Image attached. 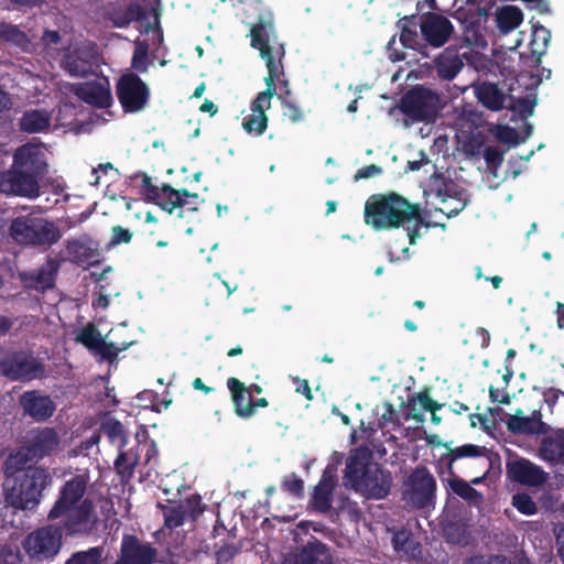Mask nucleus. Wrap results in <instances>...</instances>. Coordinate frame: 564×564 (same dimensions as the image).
<instances>
[{
	"label": "nucleus",
	"instance_id": "nucleus-54",
	"mask_svg": "<svg viewBox=\"0 0 564 564\" xmlns=\"http://www.w3.org/2000/svg\"><path fill=\"white\" fill-rule=\"evenodd\" d=\"M0 564H21L19 546L14 544H0Z\"/></svg>",
	"mask_w": 564,
	"mask_h": 564
},
{
	"label": "nucleus",
	"instance_id": "nucleus-27",
	"mask_svg": "<svg viewBox=\"0 0 564 564\" xmlns=\"http://www.w3.org/2000/svg\"><path fill=\"white\" fill-rule=\"evenodd\" d=\"M329 549L317 538L312 536L307 543L290 553L282 564H324Z\"/></svg>",
	"mask_w": 564,
	"mask_h": 564
},
{
	"label": "nucleus",
	"instance_id": "nucleus-19",
	"mask_svg": "<svg viewBox=\"0 0 564 564\" xmlns=\"http://www.w3.org/2000/svg\"><path fill=\"white\" fill-rule=\"evenodd\" d=\"M65 249L70 262L79 267H96L102 261L98 242L88 235L66 240Z\"/></svg>",
	"mask_w": 564,
	"mask_h": 564
},
{
	"label": "nucleus",
	"instance_id": "nucleus-51",
	"mask_svg": "<svg viewBox=\"0 0 564 564\" xmlns=\"http://www.w3.org/2000/svg\"><path fill=\"white\" fill-rule=\"evenodd\" d=\"M181 507L185 511L186 519L192 521H196L199 516L204 512L205 507L202 503V498L199 495H192L187 497L184 501L180 502Z\"/></svg>",
	"mask_w": 564,
	"mask_h": 564
},
{
	"label": "nucleus",
	"instance_id": "nucleus-32",
	"mask_svg": "<svg viewBox=\"0 0 564 564\" xmlns=\"http://www.w3.org/2000/svg\"><path fill=\"white\" fill-rule=\"evenodd\" d=\"M51 113L44 109L25 110L19 120L20 131L26 133H41L50 130Z\"/></svg>",
	"mask_w": 564,
	"mask_h": 564
},
{
	"label": "nucleus",
	"instance_id": "nucleus-61",
	"mask_svg": "<svg viewBox=\"0 0 564 564\" xmlns=\"http://www.w3.org/2000/svg\"><path fill=\"white\" fill-rule=\"evenodd\" d=\"M41 41L45 47H52L61 43L62 36L58 31L46 29L41 36Z\"/></svg>",
	"mask_w": 564,
	"mask_h": 564
},
{
	"label": "nucleus",
	"instance_id": "nucleus-5",
	"mask_svg": "<svg viewBox=\"0 0 564 564\" xmlns=\"http://www.w3.org/2000/svg\"><path fill=\"white\" fill-rule=\"evenodd\" d=\"M10 237L19 245L48 249L62 238L59 228L51 220L33 213L12 219Z\"/></svg>",
	"mask_w": 564,
	"mask_h": 564
},
{
	"label": "nucleus",
	"instance_id": "nucleus-58",
	"mask_svg": "<svg viewBox=\"0 0 564 564\" xmlns=\"http://www.w3.org/2000/svg\"><path fill=\"white\" fill-rule=\"evenodd\" d=\"M130 22H140L147 18V12L139 3H129L123 12Z\"/></svg>",
	"mask_w": 564,
	"mask_h": 564
},
{
	"label": "nucleus",
	"instance_id": "nucleus-6",
	"mask_svg": "<svg viewBox=\"0 0 564 564\" xmlns=\"http://www.w3.org/2000/svg\"><path fill=\"white\" fill-rule=\"evenodd\" d=\"M337 481V469L328 465L314 487L308 501L312 510L321 514L329 513L333 522H336L344 512H348L350 516L358 514L357 503L347 496L338 497L337 506L333 507Z\"/></svg>",
	"mask_w": 564,
	"mask_h": 564
},
{
	"label": "nucleus",
	"instance_id": "nucleus-4",
	"mask_svg": "<svg viewBox=\"0 0 564 564\" xmlns=\"http://www.w3.org/2000/svg\"><path fill=\"white\" fill-rule=\"evenodd\" d=\"M51 484L52 476L48 469L29 466L18 470L13 486L6 488V500L17 509L33 510L40 503L43 491Z\"/></svg>",
	"mask_w": 564,
	"mask_h": 564
},
{
	"label": "nucleus",
	"instance_id": "nucleus-26",
	"mask_svg": "<svg viewBox=\"0 0 564 564\" xmlns=\"http://www.w3.org/2000/svg\"><path fill=\"white\" fill-rule=\"evenodd\" d=\"M59 445V436L53 427H42L32 432L25 451L30 458L41 459L51 455Z\"/></svg>",
	"mask_w": 564,
	"mask_h": 564
},
{
	"label": "nucleus",
	"instance_id": "nucleus-48",
	"mask_svg": "<svg viewBox=\"0 0 564 564\" xmlns=\"http://www.w3.org/2000/svg\"><path fill=\"white\" fill-rule=\"evenodd\" d=\"M392 542L394 549L399 552L402 551L414 555V552L420 550V544L415 542L412 534L405 530L395 532Z\"/></svg>",
	"mask_w": 564,
	"mask_h": 564
},
{
	"label": "nucleus",
	"instance_id": "nucleus-3",
	"mask_svg": "<svg viewBox=\"0 0 564 564\" xmlns=\"http://www.w3.org/2000/svg\"><path fill=\"white\" fill-rule=\"evenodd\" d=\"M251 46L259 51L261 58L265 62L269 70V62H272L278 68L281 67V74L278 73L274 78L275 95H283L290 99L292 91L289 80L284 77L283 58L285 56V47L283 43L275 41V26L271 13L260 15L258 21L250 29Z\"/></svg>",
	"mask_w": 564,
	"mask_h": 564
},
{
	"label": "nucleus",
	"instance_id": "nucleus-29",
	"mask_svg": "<svg viewBox=\"0 0 564 564\" xmlns=\"http://www.w3.org/2000/svg\"><path fill=\"white\" fill-rule=\"evenodd\" d=\"M371 453L368 448H356L347 458L344 478L355 488L364 478L368 469L375 464L370 463Z\"/></svg>",
	"mask_w": 564,
	"mask_h": 564
},
{
	"label": "nucleus",
	"instance_id": "nucleus-20",
	"mask_svg": "<svg viewBox=\"0 0 564 564\" xmlns=\"http://www.w3.org/2000/svg\"><path fill=\"white\" fill-rule=\"evenodd\" d=\"M420 20L421 34L426 43L433 47L443 46L454 33L453 23L442 14L427 12Z\"/></svg>",
	"mask_w": 564,
	"mask_h": 564
},
{
	"label": "nucleus",
	"instance_id": "nucleus-28",
	"mask_svg": "<svg viewBox=\"0 0 564 564\" xmlns=\"http://www.w3.org/2000/svg\"><path fill=\"white\" fill-rule=\"evenodd\" d=\"M417 404H420L424 411L431 412V421L433 424L437 425L441 423L442 419L436 414V411L441 410L443 404L434 401L427 389L408 398L406 406L410 409V413L405 416L406 420L412 419L417 423L424 422V416L417 409Z\"/></svg>",
	"mask_w": 564,
	"mask_h": 564
},
{
	"label": "nucleus",
	"instance_id": "nucleus-42",
	"mask_svg": "<svg viewBox=\"0 0 564 564\" xmlns=\"http://www.w3.org/2000/svg\"><path fill=\"white\" fill-rule=\"evenodd\" d=\"M149 65V44L145 41H138L131 58V68L143 74L148 72Z\"/></svg>",
	"mask_w": 564,
	"mask_h": 564
},
{
	"label": "nucleus",
	"instance_id": "nucleus-13",
	"mask_svg": "<svg viewBox=\"0 0 564 564\" xmlns=\"http://www.w3.org/2000/svg\"><path fill=\"white\" fill-rule=\"evenodd\" d=\"M98 46L90 41L77 43L63 54L61 66L72 77L84 78L98 66Z\"/></svg>",
	"mask_w": 564,
	"mask_h": 564
},
{
	"label": "nucleus",
	"instance_id": "nucleus-62",
	"mask_svg": "<svg viewBox=\"0 0 564 564\" xmlns=\"http://www.w3.org/2000/svg\"><path fill=\"white\" fill-rule=\"evenodd\" d=\"M382 173V167L376 164L362 166L356 173L355 178H370Z\"/></svg>",
	"mask_w": 564,
	"mask_h": 564
},
{
	"label": "nucleus",
	"instance_id": "nucleus-31",
	"mask_svg": "<svg viewBox=\"0 0 564 564\" xmlns=\"http://www.w3.org/2000/svg\"><path fill=\"white\" fill-rule=\"evenodd\" d=\"M227 388L230 392L237 416L250 419L252 416V405H250V399H252V397L245 383L235 377H230L227 379Z\"/></svg>",
	"mask_w": 564,
	"mask_h": 564
},
{
	"label": "nucleus",
	"instance_id": "nucleus-57",
	"mask_svg": "<svg viewBox=\"0 0 564 564\" xmlns=\"http://www.w3.org/2000/svg\"><path fill=\"white\" fill-rule=\"evenodd\" d=\"M239 552V547L235 544H226L216 551L217 564H229Z\"/></svg>",
	"mask_w": 564,
	"mask_h": 564
},
{
	"label": "nucleus",
	"instance_id": "nucleus-11",
	"mask_svg": "<svg viewBox=\"0 0 564 564\" xmlns=\"http://www.w3.org/2000/svg\"><path fill=\"white\" fill-rule=\"evenodd\" d=\"M269 75L265 76L264 83L267 88L259 93L250 104V113L242 120V128L256 137L262 135L268 128L269 118L265 113L271 107V99L275 96L274 78L278 73L281 74V67L278 68L272 62H269Z\"/></svg>",
	"mask_w": 564,
	"mask_h": 564
},
{
	"label": "nucleus",
	"instance_id": "nucleus-9",
	"mask_svg": "<svg viewBox=\"0 0 564 564\" xmlns=\"http://www.w3.org/2000/svg\"><path fill=\"white\" fill-rule=\"evenodd\" d=\"M436 480L425 466H416L403 482L402 500L412 509L434 506Z\"/></svg>",
	"mask_w": 564,
	"mask_h": 564
},
{
	"label": "nucleus",
	"instance_id": "nucleus-47",
	"mask_svg": "<svg viewBox=\"0 0 564 564\" xmlns=\"http://www.w3.org/2000/svg\"><path fill=\"white\" fill-rule=\"evenodd\" d=\"M133 341H123L120 345L115 343H107L105 339L101 340L99 348L94 352L100 355L101 359L112 362L117 359L120 351L128 349Z\"/></svg>",
	"mask_w": 564,
	"mask_h": 564
},
{
	"label": "nucleus",
	"instance_id": "nucleus-23",
	"mask_svg": "<svg viewBox=\"0 0 564 564\" xmlns=\"http://www.w3.org/2000/svg\"><path fill=\"white\" fill-rule=\"evenodd\" d=\"M74 94L85 104L98 109L108 108L113 102L110 84L107 78L79 83L75 86Z\"/></svg>",
	"mask_w": 564,
	"mask_h": 564
},
{
	"label": "nucleus",
	"instance_id": "nucleus-18",
	"mask_svg": "<svg viewBox=\"0 0 564 564\" xmlns=\"http://www.w3.org/2000/svg\"><path fill=\"white\" fill-rule=\"evenodd\" d=\"M118 557L124 564L163 563L158 558V550L150 543H143L134 534H123Z\"/></svg>",
	"mask_w": 564,
	"mask_h": 564
},
{
	"label": "nucleus",
	"instance_id": "nucleus-7",
	"mask_svg": "<svg viewBox=\"0 0 564 564\" xmlns=\"http://www.w3.org/2000/svg\"><path fill=\"white\" fill-rule=\"evenodd\" d=\"M398 108L405 117V126L420 122L432 123L438 116L441 98L436 91L416 85L402 95Z\"/></svg>",
	"mask_w": 564,
	"mask_h": 564
},
{
	"label": "nucleus",
	"instance_id": "nucleus-46",
	"mask_svg": "<svg viewBox=\"0 0 564 564\" xmlns=\"http://www.w3.org/2000/svg\"><path fill=\"white\" fill-rule=\"evenodd\" d=\"M164 516V525L169 529H176L184 524L186 517L185 511L181 505L176 506H161Z\"/></svg>",
	"mask_w": 564,
	"mask_h": 564
},
{
	"label": "nucleus",
	"instance_id": "nucleus-45",
	"mask_svg": "<svg viewBox=\"0 0 564 564\" xmlns=\"http://www.w3.org/2000/svg\"><path fill=\"white\" fill-rule=\"evenodd\" d=\"M486 451L485 447L474 445V444H465L462 446H457L454 448H448L447 457L448 464L452 465L455 460L465 457H478L484 454Z\"/></svg>",
	"mask_w": 564,
	"mask_h": 564
},
{
	"label": "nucleus",
	"instance_id": "nucleus-59",
	"mask_svg": "<svg viewBox=\"0 0 564 564\" xmlns=\"http://www.w3.org/2000/svg\"><path fill=\"white\" fill-rule=\"evenodd\" d=\"M463 564H509L505 556L492 555L489 558L485 556H473L466 560Z\"/></svg>",
	"mask_w": 564,
	"mask_h": 564
},
{
	"label": "nucleus",
	"instance_id": "nucleus-14",
	"mask_svg": "<svg viewBox=\"0 0 564 564\" xmlns=\"http://www.w3.org/2000/svg\"><path fill=\"white\" fill-rule=\"evenodd\" d=\"M63 527L52 524L42 527L30 533L23 541L25 553L32 560L43 561L55 556L61 546Z\"/></svg>",
	"mask_w": 564,
	"mask_h": 564
},
{
	"label": "nucleus",
	"instance_id": "nucleus-36",
	"mask_svg": "<svg viewBox=\"0 0 564 564\" xmlns=\"http://www.w3.org/2000/svg\"><path fill=\"white\" fill-rule=\"evenodd\" d=\"M138 463L139 455L137 453L132 449L122 451V448H119V454L115 460V469L121 481H128L132 478Z\"/></svg>",
	"mask_w": 564,
	"mask_h": 564
},
{
	"label": "nucleus",
	"instance_id": "nucleus-49",
	"mask_svg": "<svg viewBox=\"0 0 564 564\" xmlns=\"http://www.w3.org/2000/svg\"><path fill=\"white\" fill-rule=\"evenodd\" d=\"M278 98L281 101L283 118L292 123H299L304 120V111L300 106L283 97V95H278Z\"/></svg>",
	"mask_w": 564,
	"mask_h": 564
},
{
	"label": "nucleus",
	"instance_id": "nucleus-63",
	"mask_svg": "<svg viewBox=\"0 0 564 564\" xmlns=\"http://www.w3.org/2000/svg\"><path fill=\"white\" fill-rule=\"evenodd\" d=\"M561 394H564L561 390L555 388H549L543 392V400L547 406L552 410L558 401Z\"/></svg>",
	"mask_w": 564,
	"mask_h": 564
},
{
	"label": "nucleus",
	"instance_id": "nucleus-21",
	"mask_svg": "<svg viewBox=\"0 0 564 564\" xmlns=\"http://www.w3.org/2000/svg\"><path fill=\"white\" fill-rule=\"evenodd\" d=\"M392 487V475L389 470L383 469L375 464L358 481L356 490L362 492L367 499L381 500L388 497Z\"/></svg>",
	"mask_w": 564,
	"mask_h": 564
},
{
	"label": "nucleus",
	"instance_id": "nucleus-35",
	"mask_svg": "<svg viewBox=\"0 0 564 564\" xmlns=\"http://www.w3.org/2000/svg\"><path fill=\"white\" fill-rule=\"evenodd\" d=\"M419 19V13H413L403 17L398 22V25L401 28L400 41L406 48L416 50L420 46V40L416 30L417 25L420 26V22L417 21Z\"/></svg>",
	"mask_w": 564,
	"mask_h": 564
},
{
	"label": "nucleus",
	"instance_id": "nucleus-22",
	"mask_svg": "<svg viewBox=\"0 0 564 564\" xmlns=\"http://www.w3.org/2000/svg\"><path fill=\"white\" fill-rule=\"evenodd\" d=\"M19 404L22 408L23 415L30 416L35 422H46L56 410L55 402L47 394H42L39 390H30L22 393L19 398Z\"/></svg>",
	"mask_w": 564,
	"mask_h": 564
},
{
	"label": "nucleus",
	"instance_id": "nucleus-50",
	"mask_svg": "<svg viewBox=\"0 0 564 564\" xmlns=\"http://www.w3.org/2000/svg\"><path fill=\"white\" fill-rule=\"evenodd\" d=\"M281 488L284 492L295 498H302L304 496V481L295 473L283 477Z\"/></svg>",
	"mask_w": 564,
	"mask_h": 564
},
{
	"label": "nucleus",
	"instance_id": "nucleus-33",
	"mask_svg": "<svg viewBox=\"0 0 564 564\" xmlns=\"http://www.w3.org/2000/svg\"><path fill=\"white\" fill-rule=\"evenodd\" d=\"M523 21L522 11L516 6H503L496 11V24L501 34H508Z\"/></svg>",
	"mask_w": 564,
	"mask_h": 564
},
{
	"label": "nucleus",
	"instance_id": "nucleus-8",
	"mask_svg": "<svg viewBox=\"0 0 564 564\" xmlns=\"http://www.w3.org/2000/svg\"><path fill=\"white\" fill-rule=\"evenodd\" d=\"M141 176V194L149 203H153L167 213H173L175 208H184L196 212L198 194L191 193L187 189H175L169 184L161 187L152 183V178L147 173L135 174L134 177Z\"/></svg>",
	"mask_w": 564,
	"mask_h": 564
},
{
	"label": "nucleus",
	"instance_id": "nucleus-52",
	"mask_svg": "<svg viewBox=\"0 0 564 564\" xmlns=\"http://www.w3.org/2000/svg\"><path fill=\"white\" fill-rule=\"evenodd\" d=\"M0 40L21 45L26 41V35L17 25L0 23Z\"/></svg>",
	"mask_w": 564,
	"mask_h": 564
},
{
	"label": "nucleus",
	"instance_id": "nucleus-43",
	"mask_svg": "<svg viewBox=\"0 0 564 564\" xmlns=\"http://www.w3.org/2000/svg\"><path fill=\"white\" fill-rule=\"evenodd\" d=\"M495 138L500 142L509 145H518L523 140L520 138L518 131L507 124H496L489 130Z\"/></svg>",
	"mask_w": 564,
	"mask_h": 564
},
{
	"label": "nucleus",
	"instance_id": "nucleus-55",
	"mask_svg": "<svg viewBox=\"0 0 564 564\" xmlns=\"http://www.w3.org/2000/svg\"><path fill=\"white\" fill-rule=\"evenodd\" d=\"M133 234L123 228L120 225H116L111 228V238L109 241V246H118L122 243H129L132 240Z\"/></svg>",
	"mask_w": 564,
	"mask_h": 564
},
{
	"label": "nucleus",
	"instance_id": "nucleus-64",
	"mask_svg": "<svg viewBox=\"0 0 564 564\" xmlns=\"http://www.w3.org/2000/svg\"><path fill=\"white\" fill-rule=\"evenodd\" d=\"M556 550L561 563L564 564V525L556 533Z\"/></svg>",
	"mask_w": 564,
	"mask_h": 564
},
{
	"label": "nucleus",
	"instance_id": "nucleus-15",
	"mask_svg": "<svg viewBox=\"0 0 564 564\" xmlns=\"http://www.w3.org/2000/svg\"><path fill=\"white\" fill-rule=\"evenodd\" d=\"M40 182L32 173H28L12 163L10 169L0 172V193L36 198L41 194Z\"/></svg>",
	"mask_w": 564,
	"mask_h": 564
},
{
	"label": "nucleus",
	"instance_id": "nucleus-25",
	"mask_svg": "<svg viewBox=\"0 0 564 564\" xmlns=\"http://www.w3.org/2000/svg\"><path fill=\"white\" fill-rule=\"evenodd\" d=\"M536 456L550 466H564V427H551V432L540 441Z\"/></svg>",
	"mask_w": 564,
	"mask_h": 564
},
{
	"label": "nucleus",
	"instance_id": "nucleus-2",
	"mask_svg": "<svg viewBox=\"0 0 564 564\" xmlns=\"http://www.w3.org/2000/svg\"><path fill=\"white\" fill-rule=\"evenodd\" d=\"M87 484V478L83 475L66 480L48 512L50 520L64 518L63 530L68 536H88L97 528L98 517L94 503L90 499H83Z\"/></svg>",
	"mask_w": 564,
	"mask_h": 564
},
{
	"label": "nucleus",
	"instance_id": "nucleus-53",
	"mask_svg": "<svg viewBox=\"0 0 564 564\" xmlns=\"http://www.w3.org/2000/svg\"><path fill=\"white\" fill-rule=\"evenodd\" d=\"M449 486L454 494L465 500H473L478 495V491L470 484L460 478L452 479Z\"/></svg>",
	"mask_w": 564,
	"mask_h": 564
},
{
	"label": "nucleus",
	"instance_id": "nucleus-24",
	"mask_svg": "<svg viewBox=\"0 0 564 564\" xmlns=\"http://www.w3.org/2000/svg\"><path fill=\"white\" fill-rule=\"evenodd\" d=\"M507 429L513 434L527 436L546 435L551 432V426L542 420L540 410H534L530 416H524L523 411L518 409L507 420Z\"/></svg>",
	"mask_w": 564,
	"mask_h": 564
},
{
	"label": "nucleus",
	"instance_id": "nucleus-34",
	"mask_svg": "<svg viewBox=\"0 0 564 564\" xmlns=\"http://www.w3.org/2000/svg\"><path fill=\"white\" fill-rule=\"evenodd\" d=\"M477 98L481 105L492 111L503 108L505 94L497 84L485 82L477 88Z\"/></svg>",
	"mask_w": 564,
	"mask_h": 564
},
{
	"label": "nucleus",
	"instance_id": "nucleus-44",
	"mask_svg": "<svg viewBox=\"0 0 564 564\" xmlns=\"http://www.w3.org/2000/svg\"><path fill=\"white\" fill-rule=\"evenodd\" d=\"M511 506L524 516L538 513V505L528 492H517L511 498Z\"/></svg>",
	"mask_w": 564,
	"mask_h": 564
},
{
	"label": "nucleus",
	"instance_id": "nucleus-38",
	"mask_svg": "<svg viewBox=\"0 0 564 564\" xmlns=\"http://www.w3.org/2000/svg\"><path fill=\"white\" fill-rule=\"evenodd\" d=\"M100 431L108 437L111 444H117L118 448H123L127 443V435L120 421L110 417L101 423Z\"/></svg>",
	"mask_w": 564,
	"mask_h": 564
},
{
	"label": "nucleus",
	"instance_id": "nucleus-60",
	"mask_svg": "<svg viewBox=\"0 0 564 564\" xmlns=\"http://www.w3.org/2000/svg\"><path fill=\"white\" fill-rule=\"evenodd\" d=\"M383 408L384 411L379 419V426L381 429L386 427L390 423H394L397 417L395 410L390 402H386Z\"/></svg>",
	"mask_w": 564,
	"mask_h": 564
},
{
	"label": "nucleus",
	"instance_id": "nucleus-1",
	"mask_svg": "<svg viewBox=\"0 0 564 564\" xmlns=\"http://www.w3.org/2000/svg\"><path fill=\"white\" fill-rule=\"evenodd\" d=\"M364 218L375 230L405 228L410 245H415L423 224L420 205L394 192L371 195L365 204Z\"/></svg>",
	"mask_w": 564,
	"mask_h": 564
},
{
	"label": "nucleus",
	"instance_id": "nucleus-30",
	"mask_svg": "<svg viewBox=\"0 0 564 564\" xmlns=\"http://www.w3.org/2000/svg\"><path fill=\"white\" fill-rule=\"evenodd\" d=\"M464 62L454 46L446 47L436 58L435 68L437 76L443 80L454 79L462 70Z\"/></svg>",
	"mask_w": 564,
	"mask_h": 564
},
{
	"label": "nucleus",
	"instance_id": "nucleus-10",
	"mask_svg": "<svg viewBox=\"0 0 564 564\" xmlns=\"http://www.w3.org/2000/svg\"><path fill=\"white\" fill-rule=\"evenodd\" d=\"M0 372L12 381L29 382L46 377L45 365L29 350H11L0 359Z\"/></svg>",
	"mask_w": 564,
	"mask_h": 564
},
{
	"label": "nucleus",
	"instance_id": "nucleus-40",
	"mask_svg": "<svg viewBox=\"0 0 564 564\" xmlns=\"http://www.w3.org/2000/svg\"><path fill=\"white\" fill-rule=\"evenodd\" d=\"M104 555V546H91L88 550L73 553L65 564H102Z\"/></svg>",
	"mask_w": 564,
	"mask_h": 564
},
{
	"label": "nucleus",
	"instance_id": "nucleus-17",
	"mask_svg": "<svg viewBox=\"0 0 564 564\" xmlns=\"http://www.w3.org/2000/svg\"><path fill=\"white\" fill-rule=\"evenodd\" d=\"M12 163L19 169L32 173L40 181L48 171L46 150L42 144L29 142L19 147L13 153Z\"/></svg>",
	"mask_w": 564,
	"mask_h": 564
},
{
	"label": "nucleus",
	"instance_id": "nucleus-12",
	"mask_svg": "<svg viewBox=\"0 0 564 564\" xmlns=\"http://www.w3.org/2000/svg\"><path fill=\"white\" fill-rule=\"evenodd\" d=\"M116 94L124 113L142 111L151 96L148 84L132 72L119 77L116 83Z\"/></svg>",
	"mask_w": 564,
	"mask_h": 564
},
{
	"label": "nucleus",
	"instance_id": "nucleus-37",
	"mask_svg": "<svg viewBox=\"0 0 564 564\" xmlns=\"http://www.w3.org/2000/svg\"><path fill=\"white\" fill-rule=\"evenodd\" d=\"M57 271L58 264L54 260L50 259L33 276L35 288L42 291L53 288Z\"/></svg>",
	"mask_w": 564,
	"mask_h": 564
},
{
	"label": "nucleus",
	"instance_id": "nucleus-16",
	"mask_svg": "<svg viewBox=\"0 0 564 564\" xmlns=\"http://www.w3.org/2000/svg\"><path fill=\"white\" fill-rule=\"evenodd\" d=\"M506 476L512 482L527 487H541L549 480V473L528 458L517 456L506 463Z\"/></svg>",
	"mask_w": 564,
	"mask_h": 564
},
{
	"label": "nucleus",
	"instance_id": "nucleus-39",
	"mask_svg": "<svg viewBox=\"0 0 564 564\" xmlns=\"http://www.w3.org/2000/svg\"><path fill=\"white\" fill-rule=\"evenodd\" d=\"M102 336L94 323L85 325L76 335L75 340L82 344L89 351L94 352L99 348Z\"/></svg>",
	"mask_w": 564,
	"mask_h": 564
},
{
	"label": "nucleus",
	"instance_id": "nucleus-56",
	"mask_svg": "<svg viewBox=\"0 0 564 564\" xmlns=\"http://www.w3.org/2000/svg\"><path fill=\"white\" fill-rule=\"evenodd\" d=\"M482 155L487 165L490 167L497 169L503 163V152L497 147H486Z\"/></svg>",
	"mask_w": 564,
	"mask_h": 564
},
{
	"label": "nucleus",
	"instance_id": "nucleus-41",
	"mask_svg": "<svg viewBox=\"0 0 564 564\" xmlns=\"http://www.w3.org/2000/svg\"><path fill=\"white\" fill-rule=\"evenodd\" d=\"M550 39L551 34L547 29L542 25L534 26L529 44L531 54L540 58L545 53Z\"/></svg>",
	"mask_w": 564,
	"mask_h": 564
}]
</instances>
